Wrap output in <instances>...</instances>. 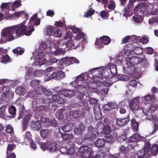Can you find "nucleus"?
<instances>
[{"mask_svg": "<svg viewBox=\"0 0 158 158\" xmlns=\"http://www.w3.org/2000/svg\"><path fill=\"white\" fill-rule=\"evenodd\" d=\"M16 26L15 31L16 35L18 37H20L23 35H30L32 32L34 31V28L33 25H29L27 28L26 25L23 23Z\"/></svg>", "mask_w": 158, "mask_h": 158, "instance_id": "obj_1", "label": "nucleus"}, {"mask_svg": "<svg viewBox=\"0 0 158 158\" xmlns=\"http://www.w3.org/2000/svg\"><path fill=\"white\" fill-rule=\"evenodd\" d=\"M145 59L141 58L135 56H133L131 57L128 58L126 59L127 64L128 66V68H127L128 70L131 69L133 70L131 72L129 71V74H132L134 72V68L133 67L134 65H136L139 63H141Z\"/></svg>", "mask_w": 158, "mask_h": 158, "instance_id": "obj_2", "label": "nucleus"}, {"mask_svg": "<svg viewBox=\"0 0 158 158\" xmlns=\"http://www.w3.org/2000/svg\"><path fill=\"white\" fill-rule=\"evenodd\" d=\"M88 131L89 133L82 140V142L87 143L86 145L90 144L89 142L92 141L94 139L96 138L100 135L98 132L95 131V129L92 126H90L88 128Z\"/></svg>", "mask_w": 158, "mask_h": 158, "instance_id": "obj_3", "label": "nucleus"}, {"mask_svg": "<svg viewBox=\"0 0 158 158\" xmlns=\"http://www.w3.org/2000/svg\"><path fill=\"white\" fill-rule=\"evenodd\" d=\"M79 151L83 158H96L94 156L92 157L93 151L87 146H81L79 149Z\"/></svg>", "mask_w": 158, "mask_h": 158, "instance_id": "obj_4", "label": "nucleus"}, {"mask_svg": "<svg viewBox=\"0 0 158 158\" xmlns=\"http://www.w3.org/2000/svg\"><path fill=\"white\" fill-rule=\"evenodd\" d=\"M39 144L41 148L43 151H45L48 149L51 151H56L57 150V143L52 141H47V143L40 142Z\"/></svg>", "mask_w": 158, "mask_h": 158, "instance_id": "obj_5", "label": "nucleus"}, {"mask_svg": "<svg viewBox=\"0 0 158 158\" xmlns=\"http://www.w3.org/2000/svg\"><path fill=\"white\" fill-rule=\"evenodd\" d=\"M111 41V39L109 36L103 35L100 38H97L95 44L98 45L99 48H101L104 47L103 44L107 45L109 44Z\"/></svg>", "mask_w": 158, "mask_h": 158, "instance_id": "obj_6", "label": "nucleus"}, {"mask_svg": "<svg viewBox=\"0 0 158 158\" xmlns=\"http://www.w3.org/2000/svg\"><path fill=\"white\" fill-rule=\"evenodd\" d=\"M149 146L150 142H146L144 146V149L138 151L137 152L138 157L136 158H147L149 155L148 149Z\"/></svg>", "mask_w": 158, "mask_h": 158, "instance_id": "obj_7", "label": "nucleus"}, {"mask_svg": "<svg viewBox=\"0 0 158 158\" xmlns=\"http://www.w3.org/2000/svg\"><path fill=\"white\" fill-rule=\"evenodd\" d=\"M16 26H12L10 28L5 31L2 34V36L5 37L8 41H11L14 39V36L12 34L15 32Z\"/></svg>", "mask_w": 158, "mask_h": 158, "instance_id": "obj_8", "label": "nucleus"}, {"mask_svg": "<svg viewBox=\"0 0 158 158\" xmlns=\"http://www.w3.org/2000/svg\"><path fill=\"white\" fill-rule=\"evenodd\" d=\"M96 77L97 79L95 78L94 79V81L97 83H101L102 85L106 86H110L111 85V83L108 82L110 80L109 78L106 77L102 78L99 76H96Z\"/></svg>", "mask_w": 158, "mask_h": 158, "instance_id": "obj_9", "label": "nucleus"}, {"mask_svg": "<svg viewBox=\"0 0 158 158\" xmlns=\"http://www.w3.org/2000/svg\"><path fill=\"white\" fill-rule=\"evenodd\" d=\"M157 106L155 104H152L148 107V108L145 107L142 108V111L146 115H150V114L154 112L157 109Z\"/></svg>", "mask_w": 158, "mask_h": 158, "instance_id": "obj_10", "label": "nucleus"}, {"mask_svg": "<svg viewBox=\"0 0 158 158\" xmlns=\"http://www.w3.org/2000/svg\"><path fill=\"white\" fill-rule=\"evenodd\" d=\"M139 99L137 98H134L129 105L132 111L138 110L139 108Z\"/></svg>", "mask_w": 158, "mask_h": 158, "instance_id": "obj_11", "label": "nucleus"}, {"mask_svg": "<svg viewBox=\"0 0 158 158\" xmlns=\"http://www.w3.org/2000/svg\"><path fill=\"white\" fill-rule=\"evenodd\" d=\"M72 37V35L70 33V47L71 49H75L79 46L81 43L80 40L74 37L73 40L70 39Z\"/></svg>", "mask_w": 158, "mask_h": 158, "instance_id": "obj_12", "label": "nucleus"}, {"mask_svg": "<svg viewBox=\"0 0 158 158\" xmlns=\"http://www.w3.org/2000/svg\"><path fill=\"white\" fill-rule=\"evenodd\" d=\"M65 76V73L62 71H59L53 72L49 76L50 78L60 79H62Z\"/></svg>", "mask_w": 158, "mask_h": 158, "instance_id": "obj_13", "label": "nucleus"}, {"mask_svg": "<svg viewBox=\"0 0 158 158\" xmlns=\"http://www.w3.org/2000/svg\"><path fill=\"white\" fill-rule=\"evenodd\" d=\"M88 78L86 74L82 73L77 77L75 81L72 82L70 84L71 85L75 87L77 85L76 84L77 81H85Z\"/></svg>", "mask_w": 158, "mask_h": 158, "instance_id": "obj_14", "label": "nucleus"}, {"mask_svg": "<svg viewBox=\"0 0 158 158\" xmlns=\"http://www.w3.org/2000/svg\"><path fill=\"white\" fill-rule=\"evenodd\" d=\"M148 153L153 156H156L158 153V144H152L151 146V144L150 143V146L148 149Z\"/></svg>", "mask_w": 158, "mask_h": 158, "instance_id": "obj_15", "label": "nucleus"}, {"mask_svg": "<svg viewBox=\"0 0 158 158\" xmlns=\"http://www.w3.org/2000/svg\"><path fill=\"white\" fill-rule=\"evenodd\" d=\"M94 112L95 119L97 120H100L102 117V113H101V109L99 106L94 107Z\"/></svg>", "mask_w": 158, "mask_h": 158, "instance_id": "obj_16", "label": "nucleus"}, {"mask_svg": "<svg viewBox=\"0 0 158 158\" xmlns=\"http://www.w3.org/2000/svg\"><path fill=\"white\" fill-rule=\"evenodd\" d=\"M44 93L46 95V96L44 97V102L45 104H48L51 103V102L50 101V98L48 97V96L51 95L52 94V92L48 90H47L45 88V90L44 91Z\"/></svg>", "mask_w": 158, "mask_h": 158, "instance_id": "obj_17", "label": "nucleus"}, {"mask_svg": "<svg viewBox=\"0 0 158 158\" xmlns=\"http://www.w3.org/2000/svg\"><path fill=\"white\" fill-rule=\"evenodd\" d=\"M31 127L34 131L39 130L41 127V124L39 120L33 121L31 123Z\"/></svg>", "mask_w": 158, "mask_h": 158, "instance_id": "obj_18", "label": "nucleus"}, {"mask_svg": "<svg viewBox=\"0 0 158 158\" xmlns=\"http://www.w3.org/2000/svg\"><path fill=\"white\" fill-rule=\"evenodd\" d=\"M129 121L128 117L120 119L117 118L116 119V123L120 127L126 125Z\"/></svg>", "mask_w": 158, "mask_h": 158, "instance_id": "obj_19", "label": "nucleus"}, {"mask_svg": "<svg viewBox=\"0 0 158 158\" xmlns=\"http://www.w3.org/2000/svg\"><path fill=\"white\" fill-rule=\"evenodd\" d=\"M141 136L137 134H135L129 138V143L137 142L140 140Z\"/></svg>", "mask_w": 158, "mask_h": 158, "instance_id": "obj_20", "label": "nucleus"}, {"mask_svg": "<svg viewBox=\"0 0 158 158\" xmlns=\"http://www.w3.org/2000/svg\"><path fill=\"white\" fill-rule=\"evenodd\" d=\"M52 100L56 102L58 104H63L64 103V100L60 98L58 94L53 95L52 96Z\"/></svg>", "mask_w": 158, "mask_h": 158, "instance_id": "obj_21", "label": "nucleus"}, {"mask_svg": "<svg viewBox=\"0 0 158 158\" xmlns=\"http://www.w3.org/2000/svg\"><path fill=\"white\" fill-rule=\"evenodd\" d=\"M65 110V108L63 107L59 109L58 111L56 112V116L58 119L62 120L64 118L63 112Z\"/></svg>", "mask_w": 158, "mask_h": 158, "instance_id": "obj_22", "label": "nucleus"}, {"mask_svg": "<svg viewBox=\"0 0 158 158\" xmlns=\"http://www.w3.org/2000/svg\"><path fill=\"white\" fill-rule=\"evenodd\" d=\"M13 94L14 93L10 90L3 92V94L1 96V98L2 101H5L6 98L9 97L10 98L12 97Z\"/></svg>", "mask_w": 158, "mask_h": 158, "instance_id": "obj_23", "label": "nucleus"}, {"mask_svg": "<svg viewBox=\"0 0 158 158\" xmlns=\"http://www.w3.org/2000/svg\"><path fill=\"white\" fill-rule=\"evenodd\" d=\"M9 114L11 115L10 116L12 118L15 117L16 109L15 107L13 105L10 106L8 109Z\"/></svg>", "mask_w": 158, "mask_h": 158, "instance_id": "obj_24", "label": "nucleus"}, {"mask_svg": "<svg viewBox=\"0 0 158 158\" xmlns=\"http://www.w3.org/2000/svg\"><path fill=\"white\" fill-rule=\"evenodd\" d=\"M31 116L30 114H27L26 115L24 118V120L23 122V130L25 131L26 130L27 126V124L30 120Z\"/></svg>", "mask_w": 158, "mask_h": 158, "instance_id": "obj_25", "label": "nucleus"}, {"mask_svg": "<svg viewBox=\"0 0 158 158\" xmlns=\"http://www.w3.org/2000/svg\"><path fill=\"white\" fill-rule=\"evenodd\" d=\"M144 99L147 102H154L156 100L154 95L153 94H148L144 97Z\"/></svg>", "mask_w": 158, "mask_h": 158, "instance_id": "obj_26", "label": "nucleus"}, {"mask_svg": "<svg viewBox=\"0 0 158 158\" xmlns=\"http://www.w3.org/2000/svg\"><path fill=\"white\" fill-rule=\"evenodd\" d=\"M50 133V131L47 129H42L40 131V135L43 138L47 137Z\"/></svg>", "mask_w": 158, "mask_h": 158, "instance_id": "obj_27", "label": "nucleus"}, {"mask_svg": "<svg viewBox=\"0 0 158 158\" xmlns=\"http://www.w3.org/2000/svg\"><path fill=\"white\" fill-rule=\"evenodd\" d=\"M105 143V141L103 139H98L95 142V145L98 148L103 147Z\"/></svg>", "mask_w": 158, "mask_h": 158, "instance_id": "obj_28", "label": "nucleus"}, {"mask_svg": "<svg viewBox=\"0 0 158 158\" xmlns=\"http://www.w3.org/2000/svg\"><path fill=\"white\" fill-rule=\"evenodd\" d=\"M102 131H103L101 132V134H102L103 133L105 134L108 135L110 134L111 131V129L108 125H106L104 127Z\"/></svg>", "mask_w": 158, "mask_h": 158, "instance_id": "obj_29", "label": "nucleus"}, {"mask_svg": "<svg viewBox=\"0 0 158 158\" xmlns=\"http://www.w3.org/2000/svg\"><path fill=\"white\" fill-rule=\"evenodd\" d=\"M139 6L140 9L139 12L143 14V13L147 9L148 6L147 5L144 3L141 2L139 3Z\"/></svg>", "mask_w": 158, "mask_h": 158, "instance_id": "obj_30", "label": "nucleus"}, {"mask_svg": "<svg viewBox=\"0 0 158 158\" xmlns=\"http://www.w3.org/2000/svg\"><path fill=\"white\" fill-rule=\"evenodd\" d=\"M93 72H98V73L101 75L103 73V70L102 69V68L97 67L93 68L89 71V72L90 73H92Z\"/></svg>", "mask_w": 158, "mask_h": 158, "instance_id": "obj_31", "label": "nucleus"}, {"mask_svg": "<svg viewBox=\"0 0 158 158\" xmlns=\"http://www.w3.org/2000/svg\"><path fill=\"white\" fill-rule=\"evenodd\" d=\"M69 61V57H65L62 58L59 61V64L62 65H65L68 64Z\"/></svg>", "mask_w": 158, "mask_h": 158, "instance_id": "obj_32", "label": "nucleus"}, {"mask_svg": "<svg viewBox=\"0 0 158 158\" xmlns=\"http://www.w3.org/2000/svg\"><path fill=\"white\" fill-rule=\"evenodd\" d=\"M132 123V127L133 129L135 131H137L138 130L139 127V123L136 122L135 119H133L131 120Z\"/></svg>", "mask_w": 158, "mask_h": 158, "instance_id": "obj_33", "label": "nucleus"}, {"mask_svg": "<svg viewBox=\"0 0 158 158\" xmlns=\"http://www.w3.org/2000/svg\"><path fill=\"white\" fill-rule=\"evenodd\" d=\"M12 51L14 54L22 55L24 52V50L20 47H17L13 50Z\"/></svg>", "mask_w": 158, "mask_h": 158, "instance_id": "obj_34", "label": "nucleus"}, {"mask_svg": "<svg viewBox=\"0 0 158 158\" xmlns=\"http://www.w3.org/2000/svg\"><path fill=\"white\" fill-rule=\"evenodd\" d=\"M109 70L112 75H114L117 73V69L116 66L113 64L110 67Z\"/></svg>", "mask_w": 158, "mask_h": 158, "instance_id": "obj_35", "label": "nucleus"}, {"mask_svg": "<svg viewBox=\"0 0 158 158\" xmlns=\"http://www.w3.org/2000/svg\"><path fill=\"white\" fill-rule=\"evenodd\" d=\"M134 21L137 23H139L143 20V17L141 15H136L133 17Z\"/></svg>", "mask_w": 158, "mask_h": 158, "instance_id": "obj_36", "label": "nucleus"}, {"mask_svg": "<svg viewBox=\"0 0 158 158\" xmlns=\"http://www.w3.org/2000/svg\"><path fill=\"white\" fill-rule=\"evenodd\" d=\"M133 51L135 54L139 55L143 52V50L142 48L139 47H137L133 49Z\"/></svg>", "mask_w": 158, "mask_h": 158, "instance_id": "obj_37", "label": "nucleus"}, {"mask_svg": "<svg viewBox=\"0 0 158 158\" xmlns=\"http://www.w3.org/2000/svg\"><path fill=\"white\" fill-rule=\"evenodd\" d=\"M21 5V1L20 0L16 1L11 6L12 10L13 11H15V8H17L20 6Z\"/></svg>", "mask_w": 158, "mask_h": 158, "instance_id": "obj_38", "label": "nucleus"}, {"mask_svg": "<svg viewBox=\"0 0 158 158\" xmlns=\"http://www.w3.org/2000/svg\"><path fill=\"white\" fill-rule=\"evenodd\" d=\"M45 90V88L42 86H40L36 88L35 89L36 93L38 94H41L44 93V91Z\"/></svg>", "mask_w": 158, "mask_h": 158, "instance_id": "obj_39", "label": "nucleus"}, {"mask_svg": "<svg viewBox=\"0 0 158 158\" xmlns=\"http://www.w3.org/2000/svg\"><path fill=\"white\" fill-rule=\"evenodd\" d=\"M16 145L13 143L9 144L8 145V146L7 148V154L8 155L9 153V151H11L14 150L15 148Z\"/></svg>", "mask_w": 158, "mask_h": 158, "instance_id": "obj_40", "label": "nucleus"}, {"mask_svg": "<svg viewBox=\"0 0 158 158\" xmlns=\"http://www.w3.org/2000/svg\"><path fill=\"white\" fill-rule=\"evenodd\" d=\"M24 139L26 140H27V141L28 142H30L32 140V135L31 134V132H27L25 135Z\"/></svg>", "mask_w": 158, "mask_h": 158, "instance_id": "obj_41", "label": "nucleus"}, {"mask_svg": "<svg viewBox=\"0 0 158 158\" xmlns=\"http://www.w3.org/2000/svg\"><path fill=\"white\" fill-rule=\"evenodd\" d=\"M117 77L119 80H122L123 81L128 80L129 78V76L126 75H117Z\"/></svg>", "mask_w": 158, "mask_h": 158, "instance_id": "obj_42", "label": "nucleus"}, {"mask_svg": "<svg viewBox=\"0 0 158 158\" xmlns=\"http://www.w3.org/2000/svg\"><path fill=\"white\" fill-rule=\"evenodd\" d=\"M82 112L80 110H77L72 113L73 116L74 118H77L82 115Z\"/></svg>", "mask_w": 158, "mask_h": 158, "instance_id": "obj_43", "label": "nucleus"}, {"mask_svg": "<svg viewBox=\"0 0 158 158\" xmlns=\"http://www.w3.org/2000/svg\"><path fill=\"white\" fill-rule=\"evenodd\" d=\"M62 34V30L60 29H58L54 33V36L56 37H60Z\"/></svg>", "mask_w": 158, "mask_h": 158, "instance_id": "obj_44", "label": "nucleus"}, {"mask_svg": "<svg viewBox=\"0 0 158 158\" xmlns=\"http://www.w3.org/2000/svg\"><path fill=\"white\" fill-rule=\"evenodd\" d=\"M70 29H71L73 32L75 33H77L79 31H82L81 28L77 27L76 25L72 26H70Z\"/></svg>", "mask_w": 158, "mask_h": 158, "instance_id": "obj_45", "label": "nucleus"}, {"mask_svg": "<svg viewBox=\"0 0 158 158\" xmlns=\"http://www.w3.org/2000/svg\"><path fill=\"white\" fill-rule=\"evenodd\" d=\"M5 131L6 133L11 134H14L13 128L10 125H8L6 127Z\"/></svg>", "mask_w": 158, "mask_h": 158, "instance_id": "obj_46", "label": "nucleus"}, {"mask_svg": "<svg viewBox=\"0 0 158 158\" xmlns=\"http://www.w3.org/2000/svg\"><path fill=\"white\" fill-rule=\"evenodd\" d=\"M40 83V81L39 80H33L31 82V86L32 87H35L39 85Z\"/></svg>", "mask_w": 158, "mask_h": 158, "instance_id": "obj_47", "label": "nucleus"}, {"mask_svg": "<svg viewBox=\"0 0 158 158\" xmlns=\"http://www.w3.org/2000/svg\"><path fill=\"white\" fill-rule=\"evenodd\" d=\"M65 51L62 50L61 49L59 48L56 49V51L54 52V54L55 55L57 56L60 54H64Z\"/></svg>", "mask_w": 158, "mask_h": 158, "instance_id": "obj_48", "label": "nucleus"}, {"mask_svg": "<svg viewBox=\"0 0 158 158\" xmlns=\"http://www.w3.org/2000/svg\"><path fill=\"white\" fill-rule=\"evenodd\" d=\"M60 94L64 95L65 97H69V90L66 89H63L58 91Z\"/></svg>", "mask_w": 158, "mask_h": 158, "instance_id": "obj_49", "label": "nucleus"}, {"mask_svg": "<svg viewBox=\"0 0 158 158\" xmlns=\"http://www.w3.org/2000/svg\"><path fill=\"white\" fill-rule=\"evenodd\" d=\"M127 138L126 135H123L118 137L117 139V141L120 143L123 142Z\"/></svg>", "mask_w": 158, "mask_h": 158, "instance_id": "obj_50", "label": "nucleus"}, {"mask_svg": "<svg viewBox=\"0 0 158 158\" xmlns=\"http://www.w3.org/2000/svg\"><path fill=\"white\" fill-rule=\"evenodd\" d=\"M95 12L94 10L90 8L89 10H88L85 13V16L86 17L90 16L93 15Z\"/></svg>", "mask_w": 158, "mask_h": 158, "instance_id": "obj_51", "label": "nucleus"}, {"mask_svg": "<svg viewBox=\"0 0 158 158\" xmlns=\"http://www.w3.org/2000/svg\"><path fill=\"white\" fill-rule=\"evenodd\" d=\"M58 60L56 58H54L52 56H51L49 57L48 60V62L49 64L52 65L54 63H56Z\"/></svg>", "mask_w": 158, "mask_h": 158, "instance_id": "obj_52", "label": "nucleus"}, {"mask_svg": "<svg viewBox=\"0 0 158 158\" xmlns=\"http://www.w3.org/2000/svg\"><path fill=\"white\" fill-rule=\"evenodd\" d=\"M85 34L84 33L81 31H79L77 35L74 37V38H77V39L80 40V39L84 37H85Z\"/></svg>", "mask_w": 158, "mask_h": 158, "instance_id": "obj_53", "label": "nucleus"}, {"mask_svg": "<svg viewBox=\"0 0 158 158\" xmlns=\"http://www.w3.org/2000/svg\"><path fill=\"white\" fill-rule=\"evenodd\" d=\"M10 58L8 55H6L4 56L2 58V62L6 63L7 62H10Z\"/></svg>", "mask_w": 158, "mask_h": 158, "instance_id": "obj_54", "label": "nucleus"}, {"mask_svg": "<svg viewBox=\"0 0 158 158\" xmlns=\"http://www.w3.org/2000/svg\"><path fill=\"white\" fill-rule=\"evenodd\" d=\"M70 156H72V157H70L71 158H74L75 157H76V154H75V151L74 148H70Z\"/></svg>", "mask_w": 158, "mask_h": 158, "instance_id": "obj_55", "label": "nucleus"}, {"mask_svg": "<svg viewBox=\"0 0 158 158\" xmlns=\"http://www.w3.org/2000/svg\"><path fill=\"white\" fill-rule=\"evenodd\" d=\"M129 9L130 8L129 6H127L125 8L124 10V14H123V16L127 17L131 15L129 13Z\"/></svg>", "mask_w": 158, "mask_h": 158, "instance_id": "obj_56", "label": "nucleus"}, {"mask_svg": "<svg viewBox=\"0 0 158 158\" xmlns=\"http://www.w3.org/2000/svg\"><path fill=\"white\" fill-rule=\"evenodd\" d=\"M79 60L75 57H70V64H73L74 63H79Z\"/></svg>", "mask_w": 158, "mask_h": 158, "instance_id": "obj_57", "label": "nucleus"}, {"mask_svg": "<svg viewBox=\"0 0 158 158\" xmlns=\"http://www.w3.org/2000/svg\"><path fill=\"white\" fill-rule=\"evenodd\" d=\"M88 87L91 89L95 88L96 86V84L93 81L89 82L88 84Z\"/></svg>", "mask_w": 158, "mask_h": 158, "instance_id": "obj_58", "label": "nucleus"}, {"mask_svg": "<svg viewBox=\"0 0 158 158\" xmlns=\"http://www.w3.org/2000/svg\"><path fill=\"white\" fill-rule=\"evenodd\" d=\"M129 84L133 87H135L137 85V81L134 79L131 80L129 81Z\"/></svg>", "mask_w": 158, "mask_h": 158, "instance_id": "obj_59", "label": "nucleus"}, {"mask_svg": "<svg viewBox=\"0 0 158 158\" xmlns=\"http://www.w3.org/2000/svg\"><path fill=\"white\" fill-rule=\"evenodd\" d=\"M24 11H21L20 12H15L14 14V15L15 17L19 18L20 16L22 17L23 14H24Z\"/></svg>", "mask_w": 158, "mask_h": 158, "instance_id": "obj_60", "label": "nucleus"}, {"mask_svg": "<svg viewBox=\"0 0 158 158\" xmlns=\"http://www.w3.org/2000/svg\"><path fill=\"white\" fill-rule=\"evenodd\" d=\"M105 153L101 152H100L99 154H98L95 157L96 158H105Z\"/></svg>", "mask_w": 158, "mask_h": 158, "instance_id": "obj_61", "label": "nucleus"}, {"mask_svg": "<svg viewBox=\"0 0 158 158\" xmlns=\"http://www.w3.org/2000/svg\"><path fill=\"white\" fill-rule=\"evenodd\" d=\"M53 29L51 26H49L48 27L47 32L49 35H51L53 32Z\"/></svg>", "mask_w": 158, "mask_h": 158, "instance_id": "obj_62", "label": "nucleus"}, {"mask_svg": "<svg viewBox=\"0 0 158 158\" xmlns=\"http://www.w3.org/2000/svg\"><path fill=\"white\" fill-rule=\"evenodd\" d=\"M16 104L19 106L20 110H25V107L22 102H20L19 103L17 102Z\"/></svg>", "mask_w": 158, "mask_h": 158, "instance_id": "obj_63", "label": "nucleus"}, {"mask_svg": "<svg viewBox=\"0 0 158 158\" xmlns=\"http://www.w3.org/2000/svg\"><path fill=\"white\" fill-rule=\"evenodd\" d=\"M89 102L90 104L94 105L97 103L98 100L94 98H90L89 99Z\"/></svg>", "mask_w": 158, "mask_h": 158, "instance_id": "obj_64", "label": "nucleus"}]
</instances>
